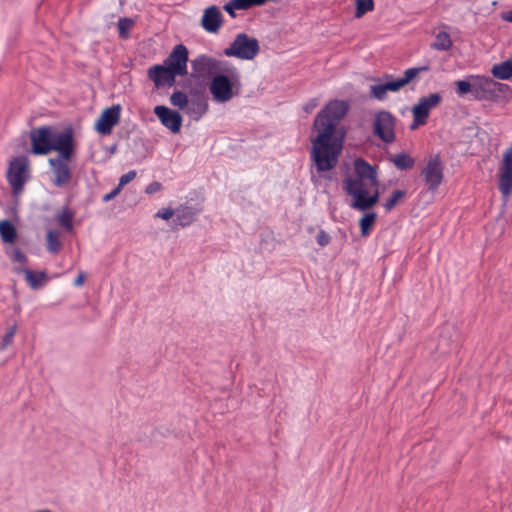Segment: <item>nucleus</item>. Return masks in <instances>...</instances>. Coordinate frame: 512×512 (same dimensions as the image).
<instances>
[{"label":"nucleus","mask_w":512,"mask_h":512,"mask_svg":"<svg viewBox=\"0 0 512 512\" xmlns=\"http://www.w3.org/2000/svg\"><path fill=\"white\" fill-rule=\"evenodd\" d=\"M16 236V229L11 222L7 220L0 221V237L3 242L12 244L15 242Z\"/></svg>","instance_id":"obj_24"},{"label":"nucleus","mask_w":512,"mask_h":512,"mask_svg":"<svg viewBox=\"0 0 512 512\" xmlns=\"http://www.w3.org/2000/svg\"><path fill=\"white\" fill-rule=\"evenodd\" d=\"M428 70L429 66L427 65L409 68L404 72L403 77L385 82V88L388 90V92H397L404 86H406L408 83H410L421 72H426Z\"/></svg>","instance_id":"obj_20"},{"label":"nucleus","mask_w":512,"mask_h":512,"mask_svg":"<svg viewBox=\"0 0 512 512\" xmlns=\"http://www.w3.org/2000/svg\"><path fill=\"white\" fill-rule=\"evenodd\" d=\"M232 2L237 10H245L258 5V0H232Z\"/></svg>","instance_id":"obj_37"},{"label":"nucleus","mask_w":512,"mask_h":512,"mask_svg":"<svg viewBox=\"0 0 512 512\" xmlns=\"http://www.w3.org/2000/svg\"><path fill=\"white\" fill-rule=\"evenodd\" d=\"M179 224L182 226L188 225L193 220V215L191 212H187V214H184L183 216L178 215L177 216Z\"/></svg>","instance_id":"obj_41"},{"label":"nucleus","mask_w":512,"mask_h":512,"mask_svg":"<svg viewBox=\"0 0 512 512\" xmlns=\"http://www.w3.org/2000/svg\"><path fill=\"white\" fill-rule=\"evenodd\" d=\"M374 8L373 0H356V18H361L364 14L372 11Z\"/></svg>","instance_id":"obj_31"},{"label":"nucleus","mask_w":512,"mask_h":512,"mask_svg":"<svg viewBox=\"0 0 512 512\" xmlns=\"http://www.w3.org/2000/svg\"><path fill=\"white\" fill-rule=\"evenodd\" d=\"M394 126V117L389 112H380L375 120V134L383 141L391 143L395 139Z\"/></svg>","instance_id":"obj_16"},{"label":"nucleus","mask_w":512,"mask_h":512,"mask_svg":"<svg viewBox=\"0 0 512 512\" xmlns=\"http://www.w3.org/2000/svg\"><path fill=\"white\" fill-rule=\"evenodd\" d=\"M170 102L173 106L184 109L188 105V98L183 92L177 91L170 96Z\"/></svg>","instance_id":"obj_33"},{"label":"nucleus","mask_w":512,"mask_h":512,"mask_svg":"<svg viewBox=\"0 0 512 512\" xmlns=\"http://www.w3.org/2000/svg\"><path fill=\"white\" fill-rule=\"evenodd\" d=\"M354 171L355 175L345 180V189L353 198L351 206L365 211L379 199L377 173L375 167L363 159L354 161Z\"/></svg>","instance_id":"obj_2"},{"label":"nucleus","mask_w":512,"mask_h":512,"mask_svg":"<svg viewBox=\"0 0 512 512\" xmlns=\"http://www.w3.org/2000/svg\"><path fill=\"white\" fill-rule=\"evenodd\" d=\"M501 18L507 22H511L512 23V10H509V11H506V12H503L501 14Z\"/></svg>","instance_id":"obj_46"},{"label":"nucleus","mask_w":512,"mask_h":512,"mask_svg":"<svg viewBox=\"0 0 512 512\" xmlns=\"http://www.w3.org/2000/svg\"><path fill=\"white\" fill-rule=\"evenodd\" d=\"M224 10L232 17H235V10H237L236 7L233 6V2L230 1L229 3L225 4Z\"/></svg>","instance_id":"obj_45"},{"label":"nucleus","mask_w":512,"mask_h":512,"mask_svg":"<svg viewBox=\"0 0 512 512\" xmlns=\"http://www.w3.org/2000/svg\"><path fill=\"white\" fill-rule=\"evenodd\" d=\"M259 43L257 39L241 33L236 36L224 54L228 57H236L242 60H252L259 53Z\"/></svg>","instance_id":"obj_7"},{"label":"nucleus","mask_w":512,"mask_h":512,"mask_svg":"<svg viewBox=\"0 0 512 512\" xmlns=\"http://www.w3.org/2000/svg\"><path fill=\"white\" fill-rule=\"evenodd\" d=\"M241 89V75L235 67L214 76L209 85L212 99L217 103L229 102L241 93Z\"/></svg>","instance_id":"obj_4"},{"label":"nucleus","mask_w":512,"mask_h":512,"mask_svg":"<svg viewBox=\"0 0 512 512\" xmlns=\"http://www.w3.org/2000/svg\"><path fill=\"white\" fill-rule=\"evenodd\" d=\"M498 188L504 198L512 193V145L503 152L499 163Z\"/></svg>","instance_id":"obj_11"},{"label":"nucleus","mask_w":512,"mask_h":512,"mask_svg":"<svg viewBox=\"0 0 512 512\" xmlns=\"http://www.w3.org/2000/svg\"><path fill=\"white\" fill-rule=\"evenodd\" d=\"M75 149V141L70 143L69 154L58 152V156L49 158L48 163L53 173V183L57 187H62L68 183L71 178L69 161L71 160Z\"/></svg>","instance_id":"obj_8"},{"label":"nucleus","mask_w":512,"mask_h":512,"mask_svg":"<svg viewBox=\"0 0 512 512\" xmlns=\"http://www.w3.org/2000/svg\"><path fill=\"white\" fill-rule=\"evenodd\" d=\"M223 15L220 9L216 6H210L204 10L201 25L210 33H216L222 26Z\"/></svg>","instance_id":"obj_19"},{"label":"nucleus","mask_w":512,"mask_h":512,"mask_svg":"<svg viewBox=\"0 0 512 512\" xmlns=\"http://www.w3.org/2000/svg\"><path fill=\"white\" fill-rule=\"evenodd\" d=\"M7 255L15 266H26L28 262L27 256L19 248L13 247L7 250Z\"/></svg>","instance_id":"obj_27"},{"label":"nucleus","mask_w":512,"mask_h":512,"mask_svg":"<svg viewBox=\"0 0 512 512\" xmlns=\"http://www.w3.org/2000/svg\"><path fill=\"white\" fill-rule=\"evenodd\" d=\"M160 188H161V185L158 182H153L147 186L146 193H148V194L154 193V192L160 190Z\"/></svg>","instance_id":"obj_44"},{"label":"nucleus","mask_w":512,"mask_h":512,"mask_svg":"<svg viewBox=\"0 0 512 512\" xmlns=\"http://www.w3.org/2000/svg\"><path fill=\"white\" fill-rule=\"evenodd\" d=\"M133 20L128 18H122L118 22V29L120 36L126 38L128 36V33L130 29L133 27Z\"/></svg>","instance_id":"obj_35"},{"label":"nucleus","mask_w":512,"mask_h":512,"mask_svg":"<svg viewBox=\"0 0 512 512\" xmlns=\"http://www.w3.org/2000/svg\"><path fill=\"white\" fill-rule=\"evenodd\" d=\"M473 78H475V75H469L465 79L455 82L456 94L459 97H464L468 93H471L474 96Z\"/></svg>","instance_id":"obj_25"},{"label":"nucleus","mask_w":512,"mask_h":512,"mask_svg":"<svg viewBox=\"0 0 512 512\" xmlns=\"http://www.w3.org/2000/svg\"><path fill=\"white\" fill-rule=\"evenodd\" d=\"M208 110V103L205 100H196L191 102L186 109V113L195 121H198Z\"/></svg>","instance_id":"obj_23"},{"label":"nucleus","mask_w":512,"mask_h":512,"mask_svg":"<svg viewBox=\"0 0 512 512\" xmlns=\"http://www.w3.org/2000/svg\"><path fill=\"white\" fill-rule=\"evenodd\" d=\"M174 215V211L171 208H164L156 213V217L168 220Z\"/></svg>","instance_id":"obj_40"},{"label":"nucleus","mask_w":512,"mask_h":512,"mask_svg":"<svg viewBox=\"0 0 512 512\" xmlns=\"http://www.w3.org/2000/svg\"><path fill=\"white\" fill-rule=\"evenodd\" d=\"M405 196V192L402 190H396L393 192L391 197L385 202L384 208L387 212H390L395 205H397Z\"/></svg>","instance_id":"obj_32"},{"label":"nucleus","mask_w":512,"mask_h":512,"mask_svg":"<svg viewBox=\"0 0 512 512\" xmlns=\"http://www.w3.org/2000/svg\"><path fill=\"white\" fill-rule=\"evenodd\" d=\"M371 96L378 100H384L386 98L388 90L385 88V83H379L370 87Z\"/></svg>","instance_id":"obj_34"},{"label":"nucleus","mask_w":512,"mask_h":512,"mask_svg":"<svg viewBox=\"0 0 512 512\" xmlns=\"http://www.w3.org/2000/svg\"><path fill=\"white\" fill-rule=\"evenodd\" d=\"M85 279H86V274L84 272H79L78 276L74 280V285L78 286V287L82 286L85 282Z\"/></svg>","instance_id":"obj_43"},{"label":"nucleus","mask_w":512,"mask_h":512,"mask_svg":"<svg viewBox=\"0 0 512 512\" xmlns=\"http://www.w3.org/2000/svg\"><path fill=\"white\" fill-rule=\"evenodd\" d=\"M393 163L399 169H409L414 165V160L405 153L394 156Z\"/></svg>","instance_id":"obj_29"},{"label":"nucleus","mask_w":512,"mask_h":512,"mask_svg":"<svg viewBox=\"0 0 512 512\" xmlns=\"http://www.w3.org/2000/svg\"><path fill=\"white\" fill-rule=\"evenodd\" d=\"M189 60V52L185 45H176L169 56L164 60L165 63L172 71L179 76H184L187 73V63Z\"/></svg>","instance_id":"obj_13"},{"label":"nucleus","mask_w":512,"mask_h":512,"mask_svg":"<svg viewBox=\"0 0 512 512\" xmlns=\"http://www.w3.org/2000/svg\"><path fill=\"white\" fill-rule=\"evenodd\" d=\"M16 331H17L16 325H13L6 330V332L2 338V345H1L2 349H5L12 344L14 336L16 334Z\"/></svg>","instance_id":"obj_36"},{"label":"nucleus","mask_w":512,"mask_h":512,"mask_svg":"<svg viewBox=\"0 0 512 512\" xmlns=\"http://www.w3.org/2000/svg\"><path fill=\"white\" fill-rule=\"evenodd\" d=\"M121 188L119 186H117L115 189H113L110 193H107L103 196L102 200L103 202H109L111 201L112 199H114L120 192H121Z\"/></svg>","instance_id":"obj_42"},{"label":"nucleus","mask_w":512,"mask_h":512,"mask_svg":"<svg viewBox=\"0 0 512 512\" xmlns=\"http://www.w3.org/2000/svg\"><path fill=\"white\" fill-rule=\"evenodd\" d=\"M73 141L71 128L59 132L50 126H42L30 131L31 153L34 155H47L51 151L69 154L70 143Z\"/></svg>","instance_id":"obj_3"},{"label":"nucleus","mask_w":512,"mask_h":512,"mask_svg":"<svg viewBox=\"0 0 512 512\" xmlns=\"http://www.w3.org/2000/svg\"><path fill=\"white\" fill-rule=\"evenodd\" d=\"M154 113L159 118L162 125L172 133L176 134L180 132L182 116L177 111L163 105H158L154 108Z\"/></svg>","instance_id":"obj_17"},{"label":"nucleus","mask_w":512,"mask_h":512,"mask_svg":"<svg viewBox=\"0 0 512 512\" xmlns=\"http://www.w3.org/2000/svg\"><path fill=\"white\" fill-rule=\"evenodd\" d=\"M316 241L320 247H325L331 242V237L324 230L320 229L316 235Z\"/></svg>","instance_id":"obj_39"},{"label":"nucleus","mask_w":512,"mask_h":512,"mask_svg":"<svg viewBox=\"0 0 512 512\" xmlns=\"http://www.w3.org/2000/svg\"><path fill=\"white\" fill-rule=\"evenodd\" d=\"M453 46L451 36L446 31H438L431 43V48L437 51H448Z\"/></svg>","instance_id":"obj_22"},{"label":"nucleus","mask_w":512,"mask_h":512,"mask_svg":"<svg viewBox=\"0 0 512 512\" xmlns=\"http://www.w3.org/2000/svg\"><path fill=\"white\" fill-rule=\"evenodd\" d=\"M422 175L430 190H435L439 187L443 180V166L438 155H433L429 158L422 170Z\"/></svg>","instance_id":"obj_12"},{"label":"nucleus","mask_w":512,"mask_h":512,"mask_svg":"<svg viewBox=\"0 0 512 512\" xmlns=\"http://www.w3.org/2000/svg\"><path fill=\"white\" fill-rule=\"evenodd\" d=\"M137 173L135 170H130L126 174L122 175L119 179V183L117 186H119L121 189L129 184L131 181H133L136 177Z\"/></svg>","instance_id":"obj_38"},{"label":"nucleus","mask_w":512,"mask_h":512,"mask_svg":"<svg viewBox=\"0 0 512 512\" xmlns=\"http://www.w3.org/2000/svg\"><path fill=\"white\" fill-rule=\"evenodd\" d=\"M442 97L439 93H431L421 97L412 108L413 123L410 128L417 129L419 126L426 124L431 110L440 105Z\"/></svg>","instance_id":"obj_10"},{"label":"nucleus","mask_w":512,"mask_h":512,"mask_svg":"<svg viewBox=\"0 0 512 512\" xmlns=\"http://www.w3.org/2000/svg\"><path fill=\"white\" fill-rule=\"evenodd\" d=\"M376 221L375 213H367L360 220V229L363 236H367Z\"/></svg>","instance_id":"obj_28"},{"label":"nucleus","mask_w":512,"mask_h":512,"mask_svg":"<svg viewBox=\"0 0 512 512\" xmlns=\"http://www.w3.org/2000/svg\"><path fill=\"white\" fill-rule=\"evenodd\" d=\"M224 71L219 60L205 54L198 55L191 61V77L194 79H208Z\"/></svg>","instance_id":"obj_9"},{"label":"nucleus","mask_w":512,"mask_h":512,"mask_svg":"<svg viewBox=\"0 0 512 512\" xmlns=\"http://www.w3.org/2000/svg\"><path fill=\"white\" fill-rule=\"evenodd\" d=\"M347 111V102L334 100L315 118L314 129L317 135L312 140V157L318 170L327 171L337 164L344 141V132L337 128V124Z\"/></svg>","instance_id":"obj_1"},{"label":"nucleus","mask_w":512,"mask_h":512,"mask_svg":"<svg viewBox=\"0 0 512 512\" xmlns=\"http://www.w3.org/2000/svg\"><path fill=\"white\" fill-rule=\"evenodd\" d=\"M47 249L49 252L56 254L61 249V241L59 232L55 230H48L46 234Z\"/></svg>","instance_id":"obj_26"},{"label":"nucleus","mask_w":512,"mask_h":512,"mask_svg":"<svg viewBox=\"0 0 512 512\" xmlns=\"http://www.w3.org/2000/svg\"><path fill=\"white\" fill-rule=\"evenodd\" d=\"M30 512H54V511H52L51 509H47V508H41V509L32 510Z\"/></svg>","instance_id":"obj_47"},{"label":"nucleus","mask_w":512,"mask_h":512,"mask_svg":"<svg viewBox=\"0 0 512 512\" xmlns=\"http://www.w3.org/2000/svg\"><path fill=\"white\" fill-rule=\"evenodd\" d=\"M474 98L479 101L508 103L512 100V87L500 83L490 77L475 75Z\"/></svg>","instance_id":"obj_5"},{"label":"nucleus","mask_w":512,"mask_h":512,"mask_svg":"<svg viewBox=\"0 0 512 512\" xmlns=\"http://www.w3.org/2000/svg\"><path fill=\"white\" fill-rule=\"evenodd\" d=\"M177 73L172 71L165 63L156 64L148 69V77L154 82L157 88L162 86H173Z\"/></svg>","instance_id":"obj_15"},{"label":"nucleus","mask_w":512,"mask_h":512,"mask_svg":"<svg viewBox=\"0 0 512 512\" xmlns=\"http://www.w3.org/2000/svg\"><path fill=\"white\" fill-rule=\"evenodd\" d=\"M121 106L119 104L103 110L95 123V129L102 135L111 133L112 128L120 121Z\"/></svg>","instance_id":"obj_14"},{"label":"nucleus","mask_w":512,"mask_h":512,"mask_svg":"<svg viewBox=\"0 0 512 512\" xmlns=\"http://www.w3.org/2000/svg\"><path fill=\"white\" fill-rule=\"evenodd\" d=\"M57 220L60 226L70 231L73 228V213L67 209H64L57 216Z\"/></svg>","instance_id":"obj_30"},{"label":"nucleus","mask_w":512,"mask_h":512,"mask_svg":"<svg viewBox=\"0 0 512 512\" xmlns=\"http://www.w3.org/2000/svg\"><path fill=\"white\" fill-rule=\"evenodd\" d=\"M30 163L26 156H17L11 159L7 170V180L15 195L22 192L24 185L30 178Z\"/></svg>","instance_id":"obj_6"},{"label":"nucleus","mask_w":512,"mask_h":512,"mask_svg":"<svg viewBox=\"0 0 512 512\" xmlns=\"http://www.w3.org/2000/svg\"><path fill=\"white\" fill-rule=\"evenodd\" d=\"M13 271L17 274H23L28 286L32 290L41 289L49 281V276L44 270L33 271L26 266H14Z\"/></svg>","instance_id":"obj_18"},{"label":"nucleus","mask_w":512,"mask_h":512,"mask_svg":"<svg viewBox=\"0 0 512 512\" xmlns=\"http://www.w3.org/2000/svg\"><path fill=\"white\" fill-rule=\"evenodd\" d=\"M491 74L494 78L508 80L512 78V56L500 63L494 64L491 68Z\"/></svg>","instance_id":"obj_21"}]
</instances>
